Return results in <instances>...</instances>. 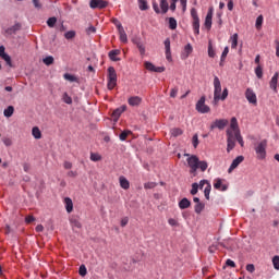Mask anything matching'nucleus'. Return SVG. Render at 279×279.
I'll return each mask as SVG.
<instances>
[{"instance_id":"nucleus-20","label":"nucleus","mask_w":279,"mask_h":279,"mask_svg":"<svg viewBox=\"0 0 279 279\" xmlns=\"http://www.w3.org/2000/svg\"><path fill=\"white\" fill-rule=\"evenodd\" d=\"M119 182H120L121 189H124V191H128V189H130V181H128L125 177H120Z\"/></svg>"},{"instance_id":"nucleus-39","label":"nucleus","mask_w":279,"mask_h":279,"mask_svg":"<svg viewBox=\"0 0 279 279\" xmlns=\"http://www.w3.org/2000/svg\"><path fill=\"white\" fill-rule=\"evenodd\" d=\"M0 58H2L4 62H7L8 66H12V58L10 57V54L4 52V54H2Z\"/></svg>"},{"instance_id":"nucleus-18","label":"nucleus","mask_w":279,"mask_h":279,"mask_svg":"<svg viewBox=\"0 0 279 279\" xmlns=\"http://www.w3.org/2000/svg\"><path fill=\"white\" fill-rule=\"evenodd\" d=\"M192 53H193V46H191V44H187L184 47L183 52L181 53L182 60H186V58H189Z\"/></svg>"},{"instance_id":"nucleus-47","label":"nucleus","mask_w":279,"mask_h":279,"mask_svg":"<svg viewBox=\"0 0 279 279\" xmlns=\"http://www.w3.org/2000/svg\"><path fill=\"white\" fill-rule=\"evenodd\" d=\"M180 88H178V86H174L171 90H170V97L172 99H175L178 97V93H179Z\"/></svg>"},{"instance_id":"nucleus-46","label":"nucleus","mask_w":279,"mask_h":279,"mask_svg":"<svg viewBox=\"0 0 279 279\" xmlns=\"http://www.w3.org/2000/svg\"><path fill=\"white\" fill-rule=\"evenodd\" d=\"M263 21H264L263 15H259V16L256 19V23H255L256 29H260V27H263Z\"/></svg>"},{"instance_id":"nucleus-27","label":"nucleus","mask_w":279,"mask_h":279,"mask_svg":"<svg viewBox=\"0 0 279 279\" xmlns=\"http://www.w3.org/2000/svg\"><path fill=\"white\" fill-rule=\"evenodd\" d=\"M123 112H125V107L116 109L112 113L113 119L117 121L119 119V117H121V114H123Z\"/></svg>"},{"instance_id":"nucleus-14","label":"nucleus","mask_w":279,"mask_h":279,"mask_svg":"<svg viewBox=\"0 0 279 279\" xmlns=\"http://www.w3.org/2000/svg\"><path fill=\"white\" fill-rule=\"evenodd\" d=\"M214 189H216V191H228V185L223 184V180L218 178L214 181Z\"/></svg>"},{"instance_id":"nucleus-23","label":"nucleus","mask_w":279,"mask_h":279,"mask_svg":"<svg viewBox=\"0 0 279 279\" xmlns=\"http://www.w3.org/2000/svg\"><path fill=\"white\" fill-rule=\"evenodd\" d=\"M230 128L232 130L231 132L233 133V135H235V133L239 132V122L236 121V118L231 119Z\"/></svg>"},{"instance_id":"nucleus-10","label":"nucleus","mask_w":279,"mask_h":279,"mask_svg":"<svg viewBox=\"0 0 279 279\" xmlns=\"http://www.w3.org/2000/svg\"><path fill=\"white\" fill-rule=\"evenodd\" d=\"M245 97L248 104H252L253 106H256V104H258V98H256V93H254V89L246 88Z\"/></svg>"},{"instance_id":"nucleus-26","label":"nucleus","mask_w":279,"mask_h":279,"mask_svg":"<svg viewBox=\"0 0 279 279\" xmlns=\"http://www.w3.org/2000/svg\"><path fill=\"white\" fill-rule=\"evenodd\" d=\"M32 134L36 140L43 138V133L40 132V129L38 126L33 128Z\"/></svg>"},{"instance_id":"nucleus-3","label":"nucleus","mask_w":279,"mask_h":279,"mask_svg":"<svg viewBox=\"0 0 279 279\" xmlns=\"http://www.w3.org/2000/svg\"><path fill=\"white\" fill-rule=\"evenodd\" d=\"M254 148L258 160H265V158H267V140L255 144Z\"/></svg>"},{"instance_id":"nucleus-43","label":"nucleus","mask_w":279,"mask_h":279,"mask_svg":"<svg viewBox=\"0 0 279 279\" xmlns=\"http://www.w3.org/2000/svg\"><path fill=\"white\" fill-rule=\"evenodd\" d=\"M43 62H44V64H46V66H51V64H53V57L48 56V57L44 58Z\"/></svg>"},{"instance_id":"nucleus-58","label":"nucleus","mask_w":279,"mask_h":279,"mask_svg":"<svg viewBox=\"0 0 279 279\" xmlns=\"http://www.w3.org/2000/svg\"><path fill=\"white\" fill-rule=\"evenodd\" d=\"M191 16L193 20L199 19V16L197 15V9H195V8L191 9Z\"/></svg>"},{"instance_id":"nucleus-13","label":"nucleus","mask_w":279,"mask_h":279,"mask_svg":"<svg viewBox=\"0 0 279 279\" xmlns=\"http://www.w3.org/2000/svg\"><path fill=\"white\" fill-rule=\"evenodd\" d=\"M278 77H279V73L276 72L269 82V86L271 90H274V93H278Z\"/></svg>"},{"instance_id":"nucleus-30","label":"nucleus","mask_w":279,"mask_h":279,"mask_svg":"<svg viewBox=\"0 0 279 279\" xmlns=\"http://www.w3.org/2000/svg\"><path fill=\"white\" fill-rule=\"evenodd\" d=\"M3 114L8 119H10V117H12V114H14V107L13 106H9L7 109H4Z\"/></svg>"},{"instance_id":"nucleus-37","label":"nucleus","mask_w":279,"mask_h":279,"mask_svg":"<svg viewBox=\"0 0 279 279\" xmlns=\"http://www.w3.org/2000/svg\"><path fill=\"white\" fill-rule=\"evenodd\" d=\"M170 134L171 136L177 137V136H182L183 132H182V129L174 128V129H171Z\"/></svg>"},{"instance_id":"nucleus-29","label":"nucleus","mask_w":279,"mask_h":279,"mask_svg":"<svg viewBox=\"0 0 279 279\" xmlns=\"http://www.w3.org/2000/svg\"><path fill=\"white\" fill-rule=\"evenodd\" d=\"M63 77H64V80H66L68 82H76V83H80V78H77V76H75V75L65 73V74L63 75Z\"/></svg>"},{"instance_id":"nucleus-57","label":"nucleus","mask_w":279,"mask_h":279,"mask_svg":"<svg viewBox=\"0 0 279 279\" xmlns=\"http://www.w3.org/2000/svg\"><path fill=\"white\" fill-rule=\"evenodd\" d=\"M33 5L36 8V10H40L43 8V3H40V0H33Z\"/></svg>"},{"instance_id":"nucleus-34","label":"nucleus","mask_w":279,"mask_h":279,"mask_svg":"<svg viewBox=\"0 0 279 279\" xmlns=\"http://www.w3.org/2000/svg\"><path fill=\"white\" fill-rule=\"evenodd\" d=\"M62 100L64 101V104H68L69 106L73 104V98L69 96V93H63Z\"/></svg>"},{"instance_id":"nucleus-7","label":"nucleus","mask_w":279,"mask_h":279,"mask_svg":"<svg viewBox=\"0 0 279 279\" xmlns=\"http://www.w3.org/2000/svg\"><path fill=\"white\" fill-rule=\"evenodd\" d=\"M228 125V120L226 119H216L209 126L210 132L213 130H225L226 126Z\"/></svg>"},{"instance_id":"nucleus-22","label":"nucleus","mask_w":279,"mask_h":279,"mask_svg":"<svg viewBox=\"0 0 279 279\" xmlns=\"http://www.w3.org/2000/svg\"><path fill=\"white\" fill-rule=\"evenodd\" d=\"M191 206V201H189V198H183L179 202V208H181V210H185V208H189Z\"/></svg>"},{"instance_id":"nucleus-50","label":"nucleus","mask_w":279,"mask_h":279,"mask_svg":"<svg viewBox=\"0 0 279 279\" xmlns=\"http://www.w3.org/2000/svg\"><path fill=\"white\" fill-rule=\"evenodd\" d=\"M197 191H199V184L198 183H193L192 184V190H191V195H197Z\"/></svg>"},{"instance_id":"nucleus-16","label":"nucleus","mask_w":279,"mask_h":279,"mask_svg":"<svg viewBox=\"0 0 279 279\" xmlns=\"http://www.w3.org/2000/svg\"><path fill=\"white\" fill-rule=\"evenodd\" d=\"M118 32L121 43H128V34L125 33V29L123 28V25H121V23H118Z\"/></svg>"},{"instance_id":"nucleus-45","label":"nucleus","mask_w":279,"mask_h":279,"mask_svg":"<svg viewBox=\"0 0 279 279\" xmlns=\"http://www.w3.org/2000/svg\"><path fill=\"white\" fill-rule=\"evenodd\" d=\"M64 38H66V40H73V38H75V31H69L64 34Z\"/></svg>"},{"instance_id":"nucleus-56","label":"nucleus","mask_w":279,"mask_h":279,"mask_svg":"<svg viewBox=\"0 0 279 279\" xmlns=\"http://www.w3.org/2000/svg\"><path fill=\"white\" fill-rule=\"evenodd\" d=\"M193 147L197 149V146L199 145V138L197 137V134H195L192 138Z\"/></svg>"},{"instance_id":"nucleus-51","label":"nucleus","mask_w":279,"mask_h":279,"mask_svg":"<svg viewBox=\"0 0 279 279\" xmlns=\"http://www.w3.org/2000/svg\"><path fill=\"white\" fill-rule=\"evenodd\" d=\"M194 210L197 215H199V213H202V210H204V204L202 203H197L194 207Z\"/></svg>"},{"instance_id":"nucleus-41","label":"nucleus","mask_w":279,"mask_h":279,"mask_svg":"<svg viewBox=\"0 0 279 279\" xmlns=\"http://www.w3.org/2000/svg\"><path fill=\"white\" fill-rule=\"evenodd\" d=\"M56 23H58V19L56 16L49 17L47 20L48 27H56Z\"/></svg>"},{"instance_id":"nucleus-53","label":"nucleus","mask_w":279,"mask_h":279,"mask_svg":"<svg viewBox=\"0 0 279 279\" xmlns=\"http://www.w3.org/2000/svg\"><path fill=\"white\" fill-rule=\"evenodd\" d=\"M228 53H230V48L225 47L221 58H220L221 62H223V60H226V58H228Z\"/></svg>"},{"instance_id":"nucleus-61","label":"nucleus","mask_w":279,"mask_h":279,"mask_svg":"<svg viewBox=\"0 0 279 279\" xmlns=\"http://www.w3.org/2000/svg\"><path fill=\"white\" fill-rule=\"evenodd\" d=\"M3 144L5 145V147H10V146H12V140L5 137V138H3Z\"/></svg>"},{"instance_id":"nucleus-54","label":"nucleus","mask_w":279,"mask_h":279,"mask_svg":"<svg viewBox=\"0 0 279 279\" xmlns=\"http://www.w3.org/2000/svg\"><path fill=\"white\" fill-rule=\"evenodd\" d=\"M228 99V88H225L222 94H220L219 100L226 101Z\"/></svg>"},{"instance_id":"nucleus-32","label":"nucleus","mask_w":279,"mask_h":279,"mask_svg":"<svg viewBox=\"0 0 279 279\" xmlns=\"http://www.w3.org/2000/svg\"><path fill=\"white\" fill-rule=\"evenodd\" d=\"M255 75L258 80H263V66L260 64L255 68Z\"/></svg>"},{"instance_id":"nucleus-35","label":"nucleus","mask_w":279,"mask_h":279,"mask_svg":"<svg viewBox=\"0 0 279 279\" xmlns=\"http://www.w3.org/2000/svg\"><path fill=\"white\" fill-rule=\"evenodd\" d=\"M213 190V185L210 183H207L205 190H204V195L206 199H210V191Z\"/></svg>"},{"instance_id":"nucleus-60","label":"nucleus","mask_w":279,"mask_h":279,"mask_svg":"<svg viewBox=\"0 0 279 279\" xmlns=\"http://www.w3.org/2000/svg\"><path fill=\"white\" fill-rule=\"evenodd\" d=\"M153 10L156 12V14H160L161 12L157 2H153Z\"/></svg>"},{"instance_id":"nucleus-25","label":"nucleus","mask_w":279,"mask_h":279,"mask_svg":"<svg viewBox=\"0 0 279 279\" xmlns=\"http://www.w3.org/2000/svg\"><path fill=\"white\" fill-rule=\"evenodd\" d=\"M119 53H121V50H111V51H109L110 60H112V62H119V59L117 58V56H119Z\"/></svg>"},{"instance_id":"nucleus-38","label":"nucleus","mask_w":279,"mask_h":279,"mask_svg":"<svg viewBox=\"0 0 279 279\" xmlns=\"http://www.w3.org/2000/svg\"><path fill=\"white\" fill-rule=\"evenodd\" d=\"M90 160L92 162H99V160H101V155L97 154V153H90Z\"/></svg>"},{"instance_id":"nucleus-2","label":"nucleus","mask_w":279,"mask_h":279,"mask_svg":"<svg viewBox=\"0 0 279 279\" xmlns=\"http://www.w3.org/2000/svg\"><path fill=\"white\" fill-rule=\"evenodd\" d=\"M235 141L243 147V136H241V131H235V135L232 131H227V151L230 154L231 149H234L235 147Z\"/></svg>"},{"instance_id":"nucleus-4","label":"nucleus","mask_w":279,"mask_h":279,"mask_svg":"<svg viewBox=\"0 0 279 279\" xmlns=\"http://www.w3.org/2000/svg\"><path fill=\"white\" fill-rule=\"evenodd\" d=\"M108 83L107 87L108 90H113V88L117 86V70H114L113 66L108 68Z\"/></svg>"},{"instance_id":"nucleus-59","label":"nucleus","mask_w":279,"mask_h":279,"mask_svg":"<svg viewBox=\"0 0 279 279\" xmlns=\"http://www.w3.org/2000/svg\"><path fill=\"white\" fill-rule=\"evenodd\" d=\"M255 269L256 268L254 267V264L246 265V271H248L250 274H254Z\"/></svg>"},{"instance_id":"nucleus-1","label":"nucleus","mask_w":279,"mask_h":279,"mask_svg":"<svg viewBox=\"0 0 279 279\" xmlns=\"http://www.w3.org/2000/svg\"><path fill=\"white\" fill-rule=\"evenodd\" d=\"M187 165L190 167V173L195 178L197 175V169L201 171H206L208 169L207 161H199V157L192 155L187 158Z\"/></svg>"},{"instance_id":"nucleus-21","label":"nucleus","mask_w":279,"mask_h":279,"mask_svg":"<svg viewBox=\"0 0 279 279\" xmlns=\"http://www.w3.org/2000/svg\"><path fill=\"white\" fill-rule=\"evenodd\" d=\"M64 204H65L66 213H73V199H71L70 197H65Z\"/></svg>"},{"instance_id":"nucleus-40","label":"nucleus","mask_w":279,"mask_h":279,"mask_svg":"<svg viewBox=\"0 0 279 279\" xmlns=\"http://www.w3.org/2000/svg\"><path fill=\"white\" fill-rule=\"evenodd\" d=\"M138 8L142 11L149 10V5H147L145 0H138Z\"/></svg>"},{"instance_id":"nucleus-24","label":"nucleus","mask_w":279,"mask_h":279,"mask_svg":"<svg viewBox=\"0 0 279 279\" xmlns=\"http://www.w3.org/2000/svg\"><path fill=\"white\" fill-rule=\"evenodd\" d=\"M161 14L169 12V2L167 0H160Z\"/></svg>"},{"instance_id":"nucleus-19","label":"nucleus","mask_w":279,"mask_h":279,"mask_svg":"<svg viewBox=\"0 0 279 279\" xmlns=\"http://www.w3.org/2000/svg\"><path fill=\"white\" fill-rule=\"evenodd\" d=\"M165 47H166V58L167 60H171V40L166 39Z\"/></svg>"},{"instance_id":"nucleus-33","label":"nucleus","mask_w":279,"mask_h":279,"mask_svg":"<svg viewBox=\"0 0 279 279\" xmlns=\"http://www.w3.org/2000/svg\"><path fill=\"white\" fill-rule=\"evenodd\" d=\"M70 223H71L72 228H77V229L82 228V222H80V220L77 218H72L70 220Z\"/></svg>"},{"instance_id":"nucleus-63","label":"nucleus","mask_w":279,"mask_h":279,"mask_svg":"<svg viewBox=\"0 0 279 279\" xmlns=\"http://www.w3.org/2000/svg\"><path fill=\"white\" fill-rule=\"evenodd\" d=\"M19 29H21V24H15L10 28V32H19Z\"/></svg>"},{"instance_id":"nucleus-9","label":"nucleus","mask_w":279,"mask_h":279,"mask_svg":"<svg viewBox=\"0 0 279 279\" xmlns=\"http://www.w3.org/2000/svg\"><path fill=\"white\" fill-rule=\"evenodd\" d=\"M144 66L147 71H150L151 73H165L166 69L165 66H156L154 63L146 61L144 63Z\"/></svg>"},{"instance_id":"nucleus-55","label":"nucleus","mask_w":279,"mask_h":279,"mask_svg":"<svg viewBox=\"0 0 279 279\" xmlns=\"http://www.w3.org/2000/svg\"><path fill=\"white\" fill-rule=\"evenodd\" d=\"M272 265H274V268L275 269H279V256L276 255L274 258H272Z\"/></svg>"},{"instance_id":"nucleus-42","label":"nucleus","mask_w":279,"mask_h":279,"mask_svg":"<svg viewBox=\"0 0 279 279\" xmlns=\"http://www.w3.org/2000/svg\"><path fill=\"white\" fill-rule=\"evenodd\" d=\"M208 56L209 58H215L216 56L215 48H213V41L208 43Z\"/></svg>"},{"instance_id":"nucleus-5","label":"nucleus","mask_w":279,"mask_h":279,"mask_svg":"<svg viewBox=\"0 0 279 279\" xmlns=\"http://www.w3.org/2000/svg\"><path fill=\"white\" fill-rule=\"evenodd\" d=\"M196 110L201 114H208V112H210V107L206 105V96H202L196 102Z\"/></svg>"},{"instance_id":"nucleus-62","label":"nucleus","mask_w":279,"mask_h":279,"mask_svg":"<svg viewBox=\"0 0 279 279\" xmlns=\"http://www.w3.org/2000/svg\"><path fill=\"white\" fill-rule=\"evenodd\" d=\"M25 221L27 223H33V221H36V218L34 216H26Z\"/></svg>"},{"instance_id":"nucleus-36","label":"nucleus","mask_w":279,"mask_h":279,"mask_svg":"<svg viewBox=\"0 0 279 279\" xmlns=\"http://www.w3.org/2000/svg\"><path fill=\"white\" fill-rule=\"evenodd\" d=\"M130 134H132V131H130V130L123 131V132L119 135L120 141H128V136H130Z\"/></svg>"},{"instance_id":"nucleus-49","label":"nucleus","mask_w":279,"mask_h":279,"mask_svg":"<svg viewBox=\"0 0 279 279\" xmlns=\"http://www.w3.org/2000/svg\"><path fill=\"white\" fill-rule=\"evenodd\" d=\"M78 274L80 276H82L84 278V276H86V274H88V270L86 269L85 265H81L80 269H78Z\"/></svg>"},{"instance_id":"nucleus-6","label":"nucleus","mask_w":279,"mask_h":279,"mask_svg":"<svg viewBox=\"0 0 279 279\" xmlns=\"http://www.w3.org/2000/svg\"><path fill=\"white\" fill-rule=\"evenodd\" d=\"M221 95V81H219V76L214 77V104L219 101V97Z\"/></svg>"},{"instance_id":"nucleus-28","label":"nucleus","mask_w":279,"mask_h":279,"mask_svg":"<svg viewBox=\"0 0 279 279\" xmlns=\"http://www.w3.org/2000/svg\"><path fill=\"white\" fill-rule=\"evenodd\" d=\"M239 45V34H233L231 37V49H236Z\"/></svg>"},{"instance_id":"nucleus-12","label":"nucleus","mask_w":279,"mask_h":279,"mask_svg":"<svg viewBox=\"0 0 279 279\" xmlns=\"http://www.w3.org/2000/svg\"><path fill=\"white\" fill-rule=\"evenodd\" d=\"M243 160H245V157L243 156H238L231 163V166L228 169V173H232L233 169H236V167H239V165H241V162H243Z\"/></svg>"},{"instance_id":"nucleus-17","label":"nucleus","mask_w":279,"mask_h":279,"mask_svg":"<svg viewBox=\"0 0 279 279\" xmlns=\"http://www.w3.org/2000/svg\"><path fill=\"white\" fill-rule=\"evenodd\" d=\"M143 102V98H141L140 96H132L129 98L128 104L129 106H141V104Z\"/></svg>"},{"instance_id":"nucleus-31","label":"nucleus","mask_w":279,"mask_h":279,"mask_svg":"<svg viewBox=\"0 0 279 279\" xmlns=\"http://www.w3.org/2000/svg\"><path fill=\"white\" fill-rule=\"evenodd\" d=\"M194 34L199 35V17L193 20Z\"/></svg>"},{"instance_id":"nucleus-48","label":"nucleus","mask_w":279,"mask_h":279,"mask_svg":"<svg viewBox=\"0 0 279 279\" xmlns=\"http://www.w3.org/2000/svg\"><path fill=\"white\" fill-rule=\"evenodd\" d=\"M86 34L87 36H90V34H97V28L93 25H89L87 28H86Z\"/></svg>"},{"instance_id":"nucleus-8","label":"nucleus","mask_w":279,"mask_h":279,"mask_svg":"<svg viewBox=\"0 0 279 279\" xmlns=\"http://www.w3.org/2000/svg\"><path fill=\"white\" fill-rule=\"evenodd\" d=\"M89 8L92 10H104V8H108V1L105 0H90Z\"/></svg>"},{"instance_id":"nucleus-44","label":"nucleus","mask_w":279,"mask_h":279,"mask_svg":"<svg viewBox=\"0 0 279 279\" xmlns=\"http://www.w3.org/2000/svg\"><path fill=\"white\" fill-rule=\"evenodd\" d=\"M169 27H170L171 29H177V27H178V21H175L174 17H169Z\"/></svg>"},{"instance_id":"nucleus-52","label":"nucleus","mask_w":279,"mask_h":279,"mask_svg":"<svg viewBox=\"0 0 279 279\" xmlns=\"http://www.w3.org/2000/svg\"><path fill=\"white\" fill-rule=\"evenodd\" d=\"M158 186V183L156 182H147L144 184V189L149 190V189H156Z\"/></svg>"},{"instance_id":"nucleus-11","label":"nucleus","mask_w":279,"mask_h":279,"mask_svg":"<svg viewBox=\"0 0 279 279\" xmlns=\"http://www.w3.org/2000/svg\"><path fill=\"white\" fill-rule=\"evenodd\" d=\"M213 14H214V9L209 8L207 15L205 17V27L207 29H210V27H213Z\"/></svg>"},{"instance_id":"nucleus-15","label":"nucleus","mask_w":279,"mask_h":279,"mask_svg":"<svg viewBox=\"0 0 279 279\" xmlns=\"http://www.w3.org/2000/svg\"><path fill=\"white\" fill-rule=\"evenodd\" d=\"M133 43L136 45V47L140 51V56H142V58H143V56H145V51H146L145 44L142 43L141 38L133 39Z\"/></svg>"},{"instance_id":"nucleus-64","label":"nucleus","mask_w":279,"mask_h":279,"mask_svg":"<svg viewBox=\"0 0 279 279\" xmlns=\"http://www.w3.org/2000/svg\"><path fill=\"white\" fill-rule=\"evenodd\" d=\"M168 223H169V226L175 227V226H178V220H175V219H173V218H170V219L168 220Z\"/></svg>"}]
</instances>
